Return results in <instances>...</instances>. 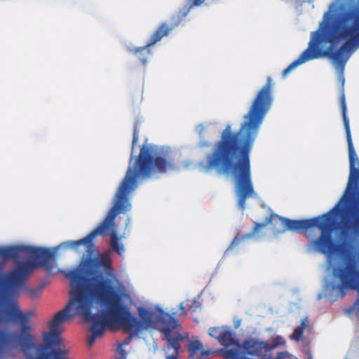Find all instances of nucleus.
<instances>
[{"label": "nucleus", "instance_id": "dca6fc26", "mask_svg": "<svg viewBox=\"0 0 359 359\" xmlns=\"http://www.w3.org/2000/svg\"><path fill=\"white\" fill-rule=\"evenodd\" d=\"M149 47L147 43L144 47L136 48L133 51L134 55L143 65L146 64L148 56L151 54Z\"/></svg>", "mask_w": 359, "mask_h": 359}, {"label": "nucleus", "instance_id": "f03ea898", "mask_svg": "<svg viewBox=\"0 0 359 359\" xmlns=\"http://www.w3.org/2000/svg\"><path fill=\"white\" fill-rule=\"evenodd\" d=\"M273 87L272 79L269 76L244 116L240 129L232 131L231 126L227 125L211 153L200 163L205 172L215 170L219 173L232 175L238 206L241 210L245 209L246 200L256 196L251 179L250 152L272 104Z\"/></svg>", "mask_w": 359, "mask_h": 359}, {"label": "nucleus", "instance_id": "ddd939ff", "mask_svg": "<svg viewBox=\"0 0 359 359\" xmlns=\"http://www.w3.org/2000/svg\"><path fill=\"white\" fill-rule=\"evenodd\" d=\"M218 341L225 348L238 345V342L236 339V333L230 327L226 326L224 327V330Z\"/></svg>", "mask_w": 359, "mask_h": 359}, {"label": "nucleus", "instance_id": "f8f14e48", "mask_svg": "<svg viewBox=\"0 0 359 359\" xmlns=\"http://www.w3.org/2000/svg\"><path fill=\"white\" fill-rule=\"evenodd\" d=\"M201 341L195 340L189 344V357L190 359H205L214 351L211 349L203 350Z\"/></svg>", "mask_w": 359, "mask_h": 359}, {"label": "nucleus", "instance_id": "4be33fe9", "mask_svg": "<svg viewBox=\"0 0 359 359\" xmlns=\"http://www.w3.org/2000/svg\"><path fill=\"white\" fill-rule=\"evenodd\" d=\"M118 352L119 353L121 357L116 358L115 359H126V351L122 348V344H119L118 347Z\"/></svg>", "mask_w": 359, "mask_h": 359}, {"label": "nucleus", "instance_id": "6ab92c4d", "mask_svg": "<svg viewBox=\"0 0 359 359\" xmlns=\"http://www.w3.org/2000/svg\"><path fill=\"white\" fill-rule=\"evenodd\" d=\"M198 303V302L196 300H193L191 301V304H189L188 303L184 305V303L182 302L180 304L179 306V309L181 310L182 311V315H185L186 314V311H185V309H186V306H188L189 309H193L194 311L196 310V309L198 307V305H196L195 306H194V304H196Z\"/></svg>", "mask_w": 359, "mask_h": 359}, {"label": "nucleus", "instance_id": "4468645a", "mask_svg": "<svg viewBox=\"0 0 359 359\" xmlns=\"http://www.w3.org/2000/svg\"><path fill=\"white\" fill-rule=\"evenodd\" d=\"M310 325L309 320L308 317H305L301 321L300 325L296 327L292 334L290 335V339L294 341H300L303 339V334L305 329L309 328Z\"/></svg>", "mask_w": 359, "mask_h": 359}, {"label": "nucleus", "instance_id": "423d86ee", "mask_svg": "<svg viewBox=\"0 0 359 359\" xmlns=\"http://www.w3.org/2000/svg\"><path fill=\"white\" fill-rule=\"evenodd\" d=\"M347 191V190L346 191ZM346 193V192H345ZM345 194L337 205L328 212L321 217L307 219L292 220L278 215L272 214L265 219V224L255 223L252 233H256L259 229L266 224L273 226L276 234L284 233L286 231H302L312 227H317L320 231V236L313 240L309 245L310 249H313L327 257L339 255L344 248V245L334 242L332 237L331 217L330 214L339 207Z\"/></svg>", "mask_w": 359, "mask_h": 359}, {"label": "nucleus", "instance_id": "412c9836", "mask_svg": "<svg viewBox=\"0 0 359 359\" xmlns=\"http://www.w3.org/2000/svg\"><path fill=\"white\" fill-rule=\"evenodd\" d=\"M250 236H251V234L245 235L242 238L238 237V236H236L233 238V241L231 242L230 248L238 245L242 240H243L244 238H250Z\"/></svg>", "mask_w": 359, "mask_h": 359}, {"label": "nucleus", "instance_id": "f257e3e1", "mask_svg": "<svg viewBox=\"0 0 359 359\" xmlns=\"http://www.w3.org/2000/svg\"><path fill=\"white\" fill-rule=\"evenodd\" d=\"M113 274L111 258L107 254L88 258L78 268L65 273L70 280L72 298L65 307L57 312L49 323L50 332H44L43 344H37L30 324L32 311L23 313L15 303L8 306V317L19 327L18 331H0V359L13 348H19L26 359H67V350L56 348L62 342V325L79 315L92 323L88 346L104 335L105 328L123 329L131 335L154 327V312L139 307L140 319L133 316L121 303L108 277Z\"/></svg>", "mask_w": 359, "mask_h": 359}, {"label": "nucleus", "instance_id": "7ed1b4c3", "mask_svg": "<svg viewBox=\"0 0 359 359\" xmlns=\"http://www.w3.org/2000/svg\"><path fill=\"white\" fill-rule=\"evenodd\" d=\"M175 168L174 160L168 156L163 147L144 143L135 158L133 165L128 168L126 174L121 182L114 196V205L104 219L87 236L77 240L69 241L62 245L70 248L85 245L90 251L94 246L93 241L98 235H110V246L114 252L121 255L124 251L123 244L115 232V219L120 213L130 210L129 195L137 186V179H148L157 173H165Z\"/></svg>", "mask_w": 359, "mask_h": 359}, {"label": "nucleus", "instance_id": "2eb2a0df", "mask_svg": "<svg viewBox=\"0 0 359 359\" xmlns=\"http://www.w3.org/2000/svg\"><path fill=\"white\" fill-rule=\"evenodd\" d=\"M352 228L355 231H359V196L355 200L351 210Z\"/></svg>", "mask_w": 359, "mask_h": 359}, {"label": "nucleus", "instance_id": "39448f33", "mask_svg": "<svg viewBox=\"0 0 359 359\" xmlns=\"http://www.w3.org/2000/svg\"><path fill=\"white\" fill-rule=\"evenodd\" d=\"M337 23L335 29L327 36V41L332 45L326 50L322 51L318 48L319 39H313L309 42V47L283 70V77H285L292 69L307 61L327 57L334 65L344 85V71L350 56L348 53L352 47L359 44V0L357 4L340 11L337 15Z\"/></svg>", "mask_w": 359, "mask_h": 359}, {"label": "nucleus", "instance_id": "5701e85b", "mask_svg": "<svg viewBox=\"0 0 359 359\" xmlns=\"http://www.w3.org/2000/svg\"><path fill=\"white\" fill-rule=\"evenodd\" d=\"M130 341V337H128V339L127 340H126V341L122 344V346H123V345H126V344H129Z\"/></svg>", "mask_w": 359, "mask_h": 359}, {"label": "nucleus", "instance_id": "6e6552de", "mask_svg": "<svg viewBox=\"0 0 359 359\" xmlns=\"http://www.w3.org/2000/svg\"><path fill=\"white\" fill-rule=\"evenodd\" d=\"M340 107L341 110L344 126L346 133V137L348 144L350 175L347 189L352 184H357L359 182V161L357 158L356 153L353 147L351 134L349 120L347 116V107L344 92H341L339 97Z\"/></svg>", "mask_w": 359, "mask_h": 359}, {"label": "nucleus", "instance_id": "9d476101", "mask_svg": "<svg viewBox=\"0 0 359 359\" xmlns=\"http://www.w3.org/2000/svg\"><path fill=\"white\" fill-rule=\"evenodd\" d=\"M205 1V0H187L184 7H183L178 13L173 15L171 17L172 23L170 26L167 23L163 22L161 24L154 32L147 42V46L154 45L157 42L160 41L163 37L168 36L169 32L180 25V22L186 18L193 7L200 6Z\"/></svg>", "mask_w": 359, "mask_h": 359}, {"label": "nucleus", "instance_id": "f3484780", "mask_svg": "<svg viewBox=\"0 0 359 359\" xmlns=\"http://www.w3.org/2000/svg\"><path fill=\"white\" fill-rule=\"evenodd\" d=\"M226 326L222 327H212L209 328L208 330V334L210 337L216 339L217 341H219L220 336L224 330V327Z\"/></svg>", "mask_w": 359, "mask_h": 359}, {"label": "nucleus", "instance_id": "a211bd4d", "mask_svg": "<svg viewBox=\"0 0 359 359\" xmlns=\"http://www.w3.org/2000/svg\"><path fill=\"white\" fill-rule=\"evenodd\" d=\"M205 127L201 126H200V129H199V131H198V134H199L200 138L201 140L198 142V146L201 149L208 148V147H210L211 146V143L210 142L203 140V133L205 131Z\"/></svg>", "mask_w": 359, "mask_h": 359}, {"label": "nucleus", "instance_id": "1a4fd4ad", "mask_svg": "<svg viewBox=\"0 0 359 359\" xmlns=\"http://www.w3.org/2000/svg\"><path fill=\"white\" fill-rule=\"evenodd\" d=\"M339 276L342 285L334 286L333 288L337 290L338 296L340 298L346 295V288H351L358 292V298L351 306L345 309V313L350 315L355 311L359 318V269H356L353 264L348 265L346 269H340Z\"/></svg>", "mask_w": 359, "mask_h": 359}, {"label": "nucleus", "instance_id": "20e7f679", "mask_svg": "<svg viewBox=\"0 0 359 359\" xmlns=\"http://www.w3.org/2000/svg\"><path fill=\"white\" fill-rule=\"evenodd\" d=\"M55 254L50 250L29 245H0V327L8 321V306L15 302L6 300L7 289L18 290L23 287L34 269L43 267L50 271L53 269Z\"/></svg>", "mask_w": 359, "mask_h": 359}, {"label": "nucleus", "instance_id": "0eeeda50", "mask_svg": "<svg viewBox=\"0 0 359 359\" xmlns=\"http://www.w3.org/2000/svg\"><path fill=\"white\" fill-rule=\"evenodd\" d=\"M156 323L160 325V331L163 333L167 345L163 348L165 359H178L180 356V341L182 337L179 333L172 334V330L180 327L175 317V313L169 314L161 309H158V314L155 318Z\"/></svg>", "mask_w": 359, "mask_h": 359}, {"label": "nucleus", "instance_id": "aec40b11", "mask_svg": "<svg viewBox=\"0 0 359 359\" xmlns=\"http://www.w3.org/2000/svg\"><path fill=\"white\" fill-rule=\"evenodd\" d=\"M138 138H139L138 132H137V128L135 127L133 129V142H132V147H131L130 162H131L133 160V150H134L135 144L137 143Z\"/></svg>", "mask_w": 359, "mask_h": 359}, {"label": "nucleus", "instance_id": "9b49d317", "mask_svg": "<svg viewBox=\"0 0 359 359\" xmlns=\"http://www.w3.org/2000/svg\"><path fill=\"white\" fill-rule=\"evenodd\" d=\"M276 347V344L270 345L265 341L255 339H249L242 344L243 354L259 356L262 359H282L285 356V352L278 353L276 357H273L271 351Z\"/></svg>", "mask_w": 359, "mask_h": 359}]
</instances>
